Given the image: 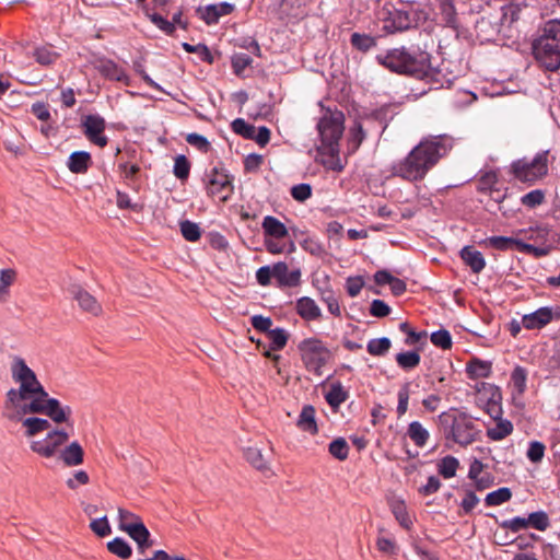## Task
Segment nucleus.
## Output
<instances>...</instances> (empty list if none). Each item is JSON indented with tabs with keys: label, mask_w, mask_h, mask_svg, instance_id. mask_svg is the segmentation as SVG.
Returning a JSON list of instances; mask_svg holds the SVG:
<instances>
[{
	"label": "nucleus",
	"mask_w": 560,
	"mask_h": 560,
	"mask_svg": "<svg viewBox=\"0 0 560 560\" xmlns=\"http://www.w3.org/2000/svg\"><path fill=\"white\" fill-rule=\"evenodd\" d=\"M390 313V307L382 300H373L370 314L374 317H385Z\"/></svg>",
	"instance_id": "63"
},
{
	"label": "nucleus",
	"mask_w": 560,
	"mask_h": 560,
	"mask_svg": "<svg viewBox=\"0 0 560 560\" xmlns=\"http://www.w3.org/2000/svg\"><path fill=\"white\" fill-rule=\"evenodd\" d=\"M527 371L523 366H516L511 374V382L516 392L522 395L526 389Z\"/></svg>",
	"instance_id": "46"
},
{
	"label": "nucleus",
	"mask_w": 560,
	"mask_h": 560,
	"mask_svg": "<svg viewBox=\"0 0 560 560\" xmlns=\"http://www.w3.org/2000/svg\"><path fill=\"white\" fill-rule=\"evenodd\" d=\"M476 432L474 430V423L464 412H458L457 420L454 424V429L450 434V439L460 445H468L475 441Z\"/></svg>",
	"instance_id": "12"
},
{
	"label": "nucleus",
	"mask_w": 560,
	"mask_h": 560,
	"mask_svg": "<svg viewBox=\"0 0 560 560\" xmlns=\"http://www.w3.org/2000/svg\"><path fill=\"white\" fill-rule=\"evenodd\" d=\"M33 56L36 59V61L42 66H49L54 63L58 58V54L47 47L36 48L33 52Z\"/></svg>",
	"instance_id": "50"
},
{
	"label": "nucleus",
	"mask_w": 560,
	"mask_h": 560,
	"mask_svg": "<svg viewBox=\"0 0 560 560\" xmlns=\"http://www.w3.org/2000/svg\"><path fill=\"white\" fill-rule=\"evenodd\" d=\"M517 249H520L523 253L533 255L536 258H540L549 254V249L546 247H537L524 242L517 243Z\"/></svg>",
	"instance_id": "61"
},
{
	"label": "nucleus",
	"mask_w": 560,
	"mask_h": 560,
	"mask_svg": "<svg viewBox=\"0 0 560 560\" xmlns=\"http://www.w3.org/2000/svg\"><path fill=\"white\" fill-rule=\"evenodd\" d=\"M91 164V155L85 151H75L71 153L67 163L68 168L74 174L86 173Z\"/></svg>",
	"instance_id": "25"
},
{
	"label": "nucleus",
	"mask_w": 560,
	"mask_h": 560,
	"mask_svg": "<svg viewBox=\"0 0 560 560\" xmlns=\"http://www.w3.org/2000/svg\"><path fill=\"white\" fill-rule=\"evenodd\" d=\"M452 148L453 139L448 136L424 138L406 158L392 165V175L408 182L422 180Z\"/></svg>",
	"instance_id": "2"
},
{
	"label": "nucleus",
	"mask_w": 560,
	"mask_h": 560,
	"mask_svg": "<svg viewBox=\"0 0 560 560\" xmlns=\"http://www.w3.org/2000/svg\"><path fill=\"white\" fill-rule=\"evenodd\" d=\"M95 69L106 79L129 84V77L126 71L110 59H100Z\"/></svg>",
	"instance_id": "15"
},
{
	"label": "nucleus",
	"mask_w": 560,
	"mask_h": 560,
	"mask_svg": "<svg viewBox=\"0 0 560 560\" xmlns=\"http://www.w3.org/2000/svg\"><path fill=\"white\" fill-rule=\"evenodd\" d=\"M21 421L23 427L26 429L25 434L27 436H33L50 428V422L43 418L32 417L24 420L22 419Z\"/></svg>",
	"instance_id": "33"
},
{
	"label": "nucleus",
	"mask_w": 560,
	"mask_h": 560,
	"mask_svg": "<svg viewBox=\"0 0 560 560\" xmlns=\"http://www.w3.org/2000/svg\"><path fill=\"white\" fill-rule=\"evenodd\" d=\"M190 163L185 155H177L174 162L173 173L179 180H186L189 176Z\"/></svg>",
	"instance_id": "48"
},
{
	"label": "nucleus",
	"mask_w": 560,
	"mask_h": 560,
	"mask_svg": "<svg viewBox=\"0 0 560 560\" xmlns=\"http://www.w3.org/2000/svg\"><path fill=\"white\" fill-rule=\"evenodd\" d=\"M533 43L536 60L548 71L560 68V20L547 21Z\"/></svg>",
	"instance_id": "4"
},
{
	"label": "nucleus",
	"mask_w": 560,
	"mask_h": 560,
	"mask_svg": "<svg viewBox=\"0 0 560 560\" xmlns=\"http://www.w3.org/2000/svg\"><path fill=\"white\" fill-rule=\"evenodd\" d=\"M205 182L208 195L218 198L220 201H226L233 192L231 176L218 167H212L206 174Z\"/></svg>",
	"instance_id": "9"
},
{
	"label": "nucleus",
	"mask_w": 560,
	"mask_h": 560,
	"mask_svg": "<svg viewBox=\"0 0 560 560\" xmlns=\"http://www.w3.org/2000/svg\"><path fill=\"white\" fill-rule=\"evenodd\" d=\"M546 446L539 441H532L526 452L527 458L532 463H540L545 455Z\"/></svg>",
	"instance_id": "55"
},
{
	"label": "nucleus",
	"mask_w": 560,
	"mask_h": 560,
	"mask_svg": "<svg viewBox=\"0 0 560 560\" xmlns=\"http://www.w3.org/2000/svg\"><path fill=\"white\" fill-rule=\"evenodd\" d=\"M179 226L180 233L186 241L196 242L200 238L201 231L197 223L185 220L180 222Z\"/></svg>",
	"instance_id": "44"
},
{
	"label": "nucleus",
	"mask_w": 560,
	"mask_h": 560,
	"mask_svg": "<svg viewBox=\"0 0 560 560\" xmlns=\"http://www.w3.org/2000/svg\"><path fill=\"white\" fill-rule=\"evenodd\" d=\"M315 408L311 405H305L299 416L296 425L300 430L308 432L310 434H316L318 432Z\"/></svg>",
	"instance_id": "24"
},
{
	"label": "nucleus",
	"mask_w": 560,
	"mask_h": 560,
	"mask_svg": "<svg viewBox=\"0 0 560 560\" xmlns=\"http://www.w3.org/2000/svg\"><path fill=\"white\" fill-rule=\"evenodd\" d=\"M366 137V131L360 120H354L349 128L347 144L349 153H354Z\"/></svg>",
	"instance_id": "26"
},
{
	"label": "nucleus",
	"mask_w": 560,
	"mask_h": 560,
	"mask_svg": "<svg viewBox=\"0 0 560 560\" xmlns=\"http://www.w3.org/2000/svg\"><path fill=\"white\" fill-rule=\"evenodd\" d=\"M458 413L452 411H444L438 416V425L443 431L446 439H450V434L454 429Z\"/></svg>",
	"instance_id": "42"
},
{
	"label": "nucleus",
	"mask_w": 560,
	"mask_h": 560,
	"mask_svg": "<svg viewBox=\"0 0 560 560\" xmlns=\"http://www.w3.org/2000/svg\"><path fill=\"white\" fill-rule=\"evenodd\" d=\"M271 137V131L266 126H254L250 124H247V140L255 141L260 148H265Z\"/></svg>",
	"instance_id": "30"
},
{
	"label": "nucleus",
	"mask_w": 560,
	"mask_h": 560,
	"mask_svg": "<svg viewBox=\"0 0 560 560\" xmlns=\"http://www.w3.org/2000/svg\"><path fill=\"white\" fill-rule=\"evenodd\" d=\"M107 549L109 552L121 559H129L132 555V549L129 544L120 537H116L108 541Z\"/></svg>",
	"instance_id": "36"
},
{
	"label": "nucleus",
	"mask_w": 560,
	"mask_h": 560,
	"mask_svg": "<svg viewBox=\"0 0 560 560\" xmlns=\"http://www.w3.org/2000/svg\"><path fill=\"white\" fill-rule=\"evenodd\" d=\"M90 528L95 535L100 537H106L112 533V528L106 516L92 520L90 523Z\"/></svg>",
	"instance_id": "54"
},
{
	"label": "nucleus",
	"mask_w": 560,
	"mask_h": 560,
	"mask_svg": "<svg viewBox=\"0 0 560 560\" xmlns=\"http://www.w3.org/2000/svg\"><path fill=\"white\" fill-rule=\"evenodd\" d=\"M500 526L505 529H510L513 533H517L528 527L527 518L516 516L512 520L503 521Z\"/></svg>",
	"instance_id": "58"
},
{
	"label": "nucleus",
	"mask_w": 560,
	"mask_h": 560,
	"mask_svg": "<svg viewBox=\"0 0 560 560\" xmlns=\"http://www.w3.org/2000/svg\"><path fill=\"white\" fill-rule=\"evenodd\" d=\"M250 323L255 330L264 332L265 335L272 330L271 327L273 322L270 317H266L262 315H254L250 318Z\"/></svg>",
	"instance_id": "56"
},
{
	"label": "nucleus",
	"mask_w": 560,
	"mask_h": 560,
	"mask_svg": "<svg viewBox=\"0 0 560 560\" xmlns=\"http://www.w3.org/2000/svg\"><path fill=\"white\" fill-rule=\"evenodd\" d=\"M59 458L68 466L81 465L84 460V451L78 442H72L59 453Z\"/></svg>",
	"instance_id": "20"
},
{
	"label": "nucleus",
	"mask_w": 560,
	"mask_h": 560,
	"mask_svg": "<svg viewBox=\"0 0 560 560\" xmlns=\"http://www.w3.org/2000/svg\"><path fill=\"white\" fill-rule=\"evenodd\" d=\"M392 347V341L387 337L371 339L366 345V350L371 355L383 357Z\"/></svg>",
	"instance_id": "38"
},
{
	"label": "nucleus",
	"mask_w": 560,
	"mask_h": 560,
	"mask_svg": "<svg viewBox=\"0 0 560 560\" xmlns=\"http://www.w3.org/2000/svg\"><path fill=\"white\" fill-rule=\"evenodd\" d=\"M118 523H119L118 524L119 529L125 533H128L129 528L135 527L138 524H141L143 522L140 518V516H138L137 514H135L128 510H125L122 508H119L118 509Z\"/></svg>",
	"instance_id": "35"
},
{
	"label": "nucleus",
	"mask_w": 560,
	"mask_h": 560,
	"mask_svg": "<svg viewBox=\"0 0 560 560\" xmlns=\"http://www.w3.org/2000/svg\"><path fill=\"white\" fill-rule=\"evenodd\" d=\"M498 183V176L495 172H487L479 179V189L481 191L493 190Z\"/></svg>",
	"instance_id": "64"
},
{
	"label": "nucleus",
	"mask_w": 560,
	"mask_h": 560,
	"mask_svg": "<svg viewBox=\"0 0 560 560\" xmlns=\"http://www.w3.org/2000/svg\"><path fill=\"white\" fill-rule=\"evenodd\" d=\"M466 371L471 380L485 378L491 373V364L480 359H472L468 362Z\"/></svg>",
	"instance_id": "31"
},
{
	"label": "nucleus",
	"mask_w": 560,
	"mask_h": 560,
	"mask_svg": "<svg viewBox=\"0 0 560 560\" xmlns=\"http://www.w3.org/2000/svg\"><path fill=\"white\" fill-rule=\"evenodd\" d=\"M150 20L156 27L163 31L166 35H172L175 32L174 23H171V21H167L158 13L150 15Z\"/></svg>",
	"instance_id": "59"
},
{
	"label": "nucleus",
	"mask_w": 560,
	"mask_h": 560,
	"mask_svg": "<svg viewBox=\"0 0 560 560\" xmlns=\"http://www.w3.org/2000/svg\"><path fill=\"white\" fill-rule=\"evenodd\" d=\"M11 375L19 388H10L5 394L2 416L13 422H21L28 413H43L56 423L67 422L72 413L69 406H62L56 398L49 397L37 380L35 372L25 360L14 357Z\"/></svg>",
	"instance_id": "1"
},
{
	"label": "nucleus",
	"mask_w": 560,
	"mask_h": 560,
	"mask_svg": "<svg viewBox=\"0 0 560 560\" xmlns=\"http://www.w3.org/2000/svg\"><path fill=\"white\" fill-rule=\"evenodd\" d=\"M234 9V5L228 2L218 4H209L197 9V14L208 25L215 24L221 16L230 14Z\"/></svg>",
	"instance_id": "16"
},
{
	"label": "nucleus",
	"mask_w": 560,
	"mask_h": 560,
	"mask_svg": "<svg viewBox=\"0 0 560 560\" xmlns=\"http://www.w3.org/2000/svg\"><path fill=\"white\" fill-rule=\"evenodd\" d=\"M495 424L487 429V436L492 441H501L513 431V424L509 420L498 419Z\"/></svg>",
	"instance_id": "27"
},
{
	"label": "nucleus",
	"mask_w": 560,
	"mask_h": 560,
	"mask_svg": "<svg viewBox=\"0 0 560 560\" xmlns=\"http://www.w3.org/2000/svg\"><path fill=\"white\" fill-rule=\"evenodd\" d=\"M399 329L401 332L407 335L406 343L415 345L427 337L425 331H416L413 330L407 322H404L399 325Z\"/></svg>",
	"instance_id": "57"
},
{
	"label": "nucleus",
	"mask_w": 560,
	"mask_h": 560,
	"mask_svg": "<svg viewBox=\"0 0 560 560\" xmlns=\"http://www.w3.org/2000/svg\"><path fill=\"white\" fill-rule=\"evenodd\" d=\"M512 498V492L509 488H500L486 495L485 503L488 506H497L508 502Z\"/></svg>",
	"instance_id": "40"
},
{
	"label": "nucleus",
	"mask_w": 560,
	"mask_h": 560,
	"mask_svg": "<svg viewBox=\"0 0 560 560\" xmlns=\"http://www.w3.org/2000/svg\"><path fill=\"white\" fill-rule=\"evenodd\" d=\"M548 154V151H542L532 160L526 158L517 160L512 163L511 172L517 180L533 184L547 175Z\"/></svg>",
	"instance_id": "7"
},
{
	"label": "nucleus",
	"mask_w": 560,
	"mask_h": 560,
	"mask_svg": "<svg viewBox=\"0 0 560 560\" xmlns=\"http://www.w3.org/2000/svg\"><path fill=\"white\" fill-rule=\"evenodd\" d=\"M431 342L443 350H448L452 348V336L448 330L440 329L434 331L430 336Z\"/></svg>",
	"instance_id": "47"
},
{
	"label": "nucleus",
	"mask_w": 560,
	"mask_h": 560,
	"mask_svg": "<svg viewBox=\"0 0 560 560\" xmlns=\"http://www.w3.org/2000/svg\"><path fill=\"white\" fill-rule=\"evenodd\" d=\"M527 521H528V526H532L535 529H538L541 532L546 530L549 526V517L542 511L530 513L528 515Z\"/></svg>",
	"instance_id": "53"
},
{
	"label": "nucleus",
	"mask_w": 560,
	"mask_h": 560,
	"mask_svg": "<svg viewBox=\"0 0 560 560\" xmlns=\"http://www.w3.org/2000/svg\"><path fill=\"white\" fill-rule=\"evenodd\" d=\"M248 339L252 342L256 343V348L261 353V355L265 357L266 359H269L272 362L273 368L277 370V372L280 373L279 363H280V360L282 359V357L280 354H272L269 351V349H268V341H264L261 339H256L253 336L248 337Z\"/></svg>",
	"instance_id": "41"
},
{
	"label": "nucleus",
	"mask_w": 560,
	"mask_h": 560,
	"mask_svg": "<svg viewBox=\"0 0 560 560\" xmlns=\"http://www.w3.org/2000/svg\"><path fill=\"white\" fill-rule=\"evenodd\" d=\"M83 133L95 145L104 148L108 139L104 136L105 119L100 115H88L82 120Z\"/></svg>",
	"instance_id": "11"
},
{
	"label": "nucleus",
	"mask_w": 560,
	"mask_h": 560,
	"mask_svg": "<svg viewBox=\"0 0 560 560\" xmlns=\"http://www.w3.org/2000/svg\"><path fill=\"white\" fill-rule=\"evenodd\" d=\"M458 466L459 462L457 458L453 456H446L439 464V472L444 478L448 479L456 475Z\"/></svg>",
	"instance_id": "45"
},
{
	"label": "nucleus",
	"mask_w": 560,
	"mask_h": 560,
	"mask_svg": "<svg viewBox=\"0 0 560 560\" xmlns=\"http://www.w3.org/2000/svg\"><path fill=\"white\" fill-rule=\"evenodd\" d=\"M298 351L305 370L318 377L323 375V369L332 357L325 342L315 337L300 341Z\"/></svg>",
	"instance_id": "6"
},
{
	"label": "nucleus",
	"mask_w": 560,
	"mask_h": 560,
	"mask_svg": "<svg viewBox=\"0 0 560 560\" xmlns=\"http://www.w3.org/2000/svg\"><path fill=\"white\" fill-rule=\"evenodd\" d=\"M320 300L327 304L330 314L337 317L341 315L339 302L331 290H323Z\"/></svg>",
	"instance_id": "52"
},
{
	"label": "nucleus",
	"mask_w": 560,
	"mask_h": 560,
	"mask_svg": "<svg viewBox=\"0 0 560 560\" xmlns=\"http://www.w3.org/2000/svg\"><path fill=\"white\" fill-rule=\"evenodd\" d=\"M376 60L392 72L417 78L428 77L432 69L430 54L421 50L409 51L405 47L381 52Z\"/></svg>",
	"instance_id": "3"
},
{
	"label": "nucleus",
	"mask_w": 560,
	"mask_h": 560,
	"mask_svg": "<svg viewBox=\"0 0 560 560\" xmlns=\"http://www.w3.org/2000/svg\"><path fill=\"white\" fill-rule=\"evenodd\" d=\"M378 14L387 33L409 30L416 23V12L410 7L397 9L393 4H385Z\"/></svg>",
	"instance_id": "8"
},
{
	"label": "nucleus",
	"mask_w": 560,
	"mask_h": 560,
	"mask_svg": "<svg viewBox=\"0 0 560 560\" xmlns=\"http://www.w3.org/2000/svg\"><path fill=\"white\" fill-rule=\"evenodd\" d=\"M545 201V192L541 189H535L527 194H525L521 198V202L523 206L533 209L537 206L541 205Z\"/></svg>",
	"instance_id": "51"
},
{
	"label": "nucleus",
	"mask_w": 560,
	"mask_h": 560,
	"mask_svg": "<svg viewBox=\"0 0 560 560\" xmlns=\"http://www.w3.org/2000/svg\"><path fill=\"white\" fill-rule=\"evenodd\" d=\"M268 339V349L272 354H279L278 352L283 350L289 341L290 334L288 330L281 327L273 328L266 335Z\"/></svg>",
	"instance_id": "23"
},
{
	"label": "nucleus",
	"mask_w": 560,
	"mask_h": 560,
	"mask_svg": "<svg viewBox=\"0 0 560 560\" xmlns=\"http://www.w3.org/2000/svg\"><path fill=\"white\" fill-rule=\"evenodd\" d=\"M72 298L78 302L83 312L90 313L93 316L102 314V305L98 301L85 289L79 284H73L69 289Z\"/></svg>",
	"instance_id": "13"
},
{
	"label": "nucleus",
	"mask_w": 560,
	"mask_h": 560,
	"mask_svg": "<svg viewBox=\"0 0 560 560\" xmlns=\"http://www.w3.org/2000/svg\"><path fill=\"white\" fill-rule=\"evenodd\" d=\"M363 285H364V280L362 277H349L346 282L347 293L351 298H354V296L359 295Z\"/></svg>",
	"instance_id": "62"
},
{
	"label": "nucleus",
	"mask_w": 560,
	"mask_h": 560,
	"mask_svg": "<svg viewBox=\"0 0 560 560\" xmlns=\"http://www.w3.org/2000/svg\"><path fill=\"white\" fill-rule=\"evenodd\" d=\"M261 228L266 237L282 241L289 236L287 226L272 215H267L262 219Z\"/></svg>",
	"instance_id": "18"
},
{
	"label": "nucleus",
	"mask_w": 560,
	"mask_h": 560,
	"mask_svg": "<svg viewBox=\"0 0 560 560\" xmlns=\"http://www.w3.org/2000/svg\"><path fill=\"white\" fill-rule=\"evenodd\" d=\"M348 398V393L340 383L332 384L329 392L325 395V399L332 408L339 407Z\"/></svg>",
	"instance_id": "37"
},
{
	"label": "nucleus",
	"mask_w": 560,
	"mask_h": 560,
	"mask_svg": "<svg viewBox=\"0 0 560 560\" xmlns=\"http://www.w3.org/2000/svg\"><path fill=\"white\" fill-rule=\"evenodd\" d=\"M407 434L418 447H423L430 438L429 431L419 421L409 423Z\"/></svg>",
	"instance_id": "29"
},
{
	"label": "nucleus",
	"mask_w": 560,
	"mask_h": 560,
	"mask_svg": "<svg viewBox=\"0 0 560 560\" xmlns=\"http://www.w3.org/2000/svg\"><path fill=\"white\" fill-rule=\"evenodd\" d=\"M345 115L340 110L327 109L317 124L325 154L335 158L339 154V141L345 130Z\"/></svg>",
	"instance_id": "5"
},
{
	"label": "nucleus",
	"mask_w": 560,
	"mask_h": 560,
	"mask_svg": "<svg viewBox=\"0 0 560 560\" xmlns=\"http://www.w3.org/2000/svg\"><path fill=\"white\" fill-rule=\"evenodd\" d=\"M291 196L300 202L305 201L312 196V187L308 184H299L291 188Z\"/></svg>",
	"instance_id": "60"
},
{
	"label": "nucleus",
	"mask_w": 560,
	"mask_h": 560,
	"mask_svg": "<svg viewBox=\"0 0 560 560\" xmlns=\"http://www.w3.org/2000/svg\"><path fill=\"white\" fill-rule=\"evenodd\" d=\"M301 270L299 268L289 269L285 262L273 265V278L280 288H295L301 283Z\"/></svg>",
	"instance_id": "14"
},
{
	"label": "nucleus",
	"mask_w": 560,
	"mask_h": 560,
	"mask_svg": "<svg viewBox=\"0 0 560 560\" xmlns=\"http://www.w3.org/2000/svg\"><path fill=\"white\" fill-rule=\"evenodd\" d=\"M131 539L138 545V551L143 555L149 548L153 546V541L150 539L151 534L145 527L144 523L138 524L135 527L129 528L127 533Z\"/></svg>",
	"instance_id": "21"
},
{
	"label": "nucleus",
	"mask_w": 560,
	"mask_h": 560,
	"mask_svg": "<svg viewBox=\"0 0 560 560\" xmlns=\"http://www.w3.org/2000/svg\"><path fill=\"white\" fill-rule=\"evenodd\" d=\"M410 382H406L401 385L398 390V405H397V415L398 417H402L408 410L409 397H410Z\"/></svg>",
	"instance_id": "49"
},
{
	"label": "nucleus",
	"mask_w": 560,
	"mask_h": 560,
	"mask_svg": "<svg viewBox=\"0 0 560 560\" xmlns=\"http://www.w3.org/2000/svg\"><path fill=\"white\" fill-rule=\"evenodd\" d=\"M522 241L515 240L513 237L508 236H491L486 238L482 244L485 246L499 249V250H508L512 249L513 247L517 248V243H521Z\"/></svg>",
	"instance_id": "32"
},
{
	"label": "nucleus",
	"mask_w": 560,
	"mask_h": 560,
	"mask_svg": "<svg viewBox=\"0 0 560 560\" xmlns=\"http://www.w3.org/2000/svg\"><path fill=\"white\" fill-rule=\"evenodd\" d=\"M247 460H249L252 466L257 469L265 478L272 476V471L268 465V462L262 457L259 450L252 447L247 448Z\"/></svg>",
	"instance_id": "28"
},
{
	"label": "nucleus",
	"mask_w": 560,
	"mask_h": 560,
	"mask_svg": "<svg viewBox=\"0 0 560 560\" xmlns=\"http://www.w3.org/2000/svg\"><path fill=\"white\" fill-rule=\"evenodd\" d=\"M350 43L355 49L366 52L376 46V38L368 34L353 33Z\"/></svg>",
	"instance_id": "39"
},
{
	"label": "nucleus",
	"mask_w": 560,
	"mask_h": 560,
	"mask_svg": "<svg viewBox=\"0 0 560 560\" xmlns=\"http://www.w3.org/2000/svg\"><path fill=\"white\" fill-rule=\"evenodd\" d=\"M296 313L305 320H317L322 317V311L316 302L308 298L303 296L296 301Z\"/></svg>",
	"instance_id": "19"
},
{
	"label": "nucleus",
	"mask_w": 560,
	"mask_h": 560,
	"mask_svg": "<svg viewBox=\"0 0 560 560\" xmlns=\"http://www.w3.org/2000/svg\"><path fill=\"white\" fill-rule=\"evenodd\" d=\"M460 258L474 273H479L486 267V260L482 254L472 246H465L460 250Z\"/></svg>",
	"instance_id": "22"
},
{
	"label": "nucleus",
	"mask_w": 560,
	"mask_h": 560,
	"mask_svg": "<svg viewBox=\"0 0 560 560\" xmlns=\"http://www.w3.org/2000/svg\"><path fill=\"white\" fill-rule=\"evenodd\" d=\"M553 318L550 307L544 306L522 317V325L528 330L540 329L548 325Z\"/></svg>",
	"instance_id": "17"
},
{
	"label": "nucleus",
	"mask_w": 560,
	"mask_h": 560,
	"mask_svg": "<svg viewBox=\"0 0 560 560\" xmlns=\"http://www.w3.org/2000/svg\"><path fill=\"white\" fill-rule=\"evenodd\" d=\"M328 451L332 457L345 460L349 454V445L343 438H338L330 442Z\"/></svg>",
	"instance_id": "43"
},
{
	"label": "nucleus",
	"mask_w": 560,
	"mask_h": 560,
	"mask_svg": "<svg viewBox=\"0 0 560 560\" xmlns=\"http://www.w3.org/2000/svg\"><path fill=\"white\" fill-rule=\"evenodd\" d=\"M69 439V434L63 430L50 431L44 440L33 441L31 448L43 457H52L57 450Z\"/></svg>",
	"instance_id": "10"
},
{
	"label": "nucleus",
	"mask_w": 560,
	"mask_h": 560,
	"mask_svg": "<svg viewBox=\"0 0 560 560\" xmlns=\"http://www.w3.org/2000/svg\"><path fill=\"white\" fill-rule=\"evenodd\" d=\"M398 366L405 371L416 369L421 361V357L417 351H406L396 354Z\"/></svg>",
	"instance_id": "34"
}]
</instances>
